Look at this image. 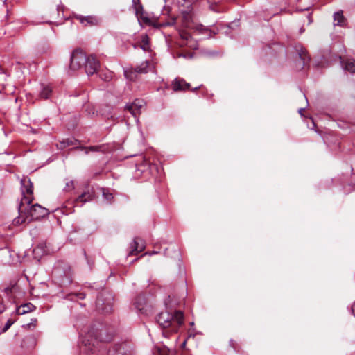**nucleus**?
<instances>
[{
  "label": "nucleus",
  "instance_id": "1",
  "mask_svg": "<svg viewBox=\"0 0 355 355\" xmlns=\"http://www.w3.org/2000/svg\"><path fill=\"white\" fill-rule=\"evenodd\" d=\"M19 216L15 218L12 223L15 225H19L26 221L30 222L34 220H38L49 214V211L45 207L39 204H35L30 207L26 204L19 205Z\"/></svg>",
  "mask_w": 355,
  "mask_h": 355
},
{
  "label": "nucleus",
  "instance_id": "2",
  "mask_svg": "<svg viewBox=\"0 0 355 355\" xmlns=\"http://www.w3.org/2000/svg\"><path fill=\"white\" fill-rule=\"evenodd\" d=\"M157 323L163 329H169L168 332L175 333L184 324V314L181 311L171 313L168 311L160 313L156 318ZM163 336H168V331L162 332Z\"/></svg>",
  "mask_w": 355,
  "mask_h": 355
},
{
  "label": "nucleus",
  "instance_id": "3",
  "mask_svg": "<svg viewBox=\"0 0 355 355\" xmlns=\"http://www.w3.org/2000/svg\"><path fill=\"white\" fill-rule=\"evenodd\" d=\"M105 330L101 329L100 331L94 329L89 330L82 339V343L85 347L83 349L87 353H92L98 345V341L107 342L111 339V337H104Z\"/></svg>",
  "mask_w": 355,
  "mask_h": 355
},
{
  "label": "nucleus",
  "instance_id": "4",
  "mask_svg": "<svg viewBox=\"0 0 355 355\" xmlns=\"http://www.w3.org/2000/svg\"><path fill=\"white\" fill-rule=\"evenodd\" d=\"M21 193L23 198L19 205H30L33 200V185L29 178H24L21 180Z\"/></svg>",
  "mask_w": 355,
  "mask_h": 355
},
{
  "label": "nucleus",
  "instance_id": "5",
  "mask_svg": "<svg viewBox=\"0 0 355 355\" xmlns=\"http://www.w3.org/2000/svg\"><path fill=\"white\" fill-rule=\"evenodd\" d=\"M133 347L131 343H122L114 345L108 351L107 355H132Z\"/></svg>",
  "mask_w": 355,
  "mask_h": 355
},
{
  "label": "nucleus",
  "instance_id": "6",
  "mask_svg": "<svg viewBox=\"0 0 355 355\" xmlns=\"http://www.w3.org/2000/svg\"><path fill=\"white\" fill-rule=\"evenodd\" d=\"M85 60L86 55L85 53L79 49H75L72 52L71 56V63L69 67L71 70H78L83 64H85Z\"/></svg>",
  "mask_w": 355,
  "mask_h": 355
},
{
  "label": "nucleus",
  "instance_id": "7",
  "mask_svg": "<svg viewBox=\"0 0 355 355\" xmlns=\"http://www.w3.org/2000/svg\"><path fill=\"white\" fill-rule=\"evenodd\" d=\"M99 66V61L96 59L95 56L91 55L87 58L86 57V60L85 62V71L88 76L94 74L97 71Z\"/></svg>",
  "mask_w": 355,
  "mask_h": 355
},
{
  "label": "nucleus",
  "instance_id": "8",
  "mask_svg": "<svg viewBox=\"0 0 355 355\" xmlns=\"http://www.w3.org/2000/svg\"><path fill=\"white\" fill-rule=\"evenodd\" d=\"M94 198V191L93 189H89L87 188V191H84L80 196H78L75 201V206L82 207L87 202H89L92 200Z\"/></svg>",
  "mask_w": 355,
  "mask_h": 355
},
{
  "label": "nucleus",
  "instance_id": "9",
  "mask_svg": "<svg viewBox=\"0 0 355 355\" xmlns=\"http://www.w3.org/2000/svg\"><path fill=\"white\" fill-rule=\"evenodd\" d=\"M131 248L129 255L137 254L145 249L144 241L140 238H135L131 243Z\"/></svg>",
  "mask_w": 355,
  "mask_h": 355
},
{
  "label": "nucleus",
  "instance_id": "10",
  "mask_svg": "<svg viewBox=\"0 0 355 355\" xmlns=\"http://www.w3.org/2000/svg\"><path fill=\"white\" fill-rule=\"evenodd\" d=\"M190 85L184 79L175 78L172 83V88L174 91H184L189 87Z\"/></svg>",
  "mask_w": 355,
  "mask_h": 355
},
{
  "label": "nucleus",
  "instance_id": "11",
  "mask_svg": "<svg viewBox=\"0 0 355 355\" xmlns=\"http://www.w3.org/2000/svg\"><path fill=\"white\" fill-rule=\"evenodd\" d=\"M141 107L142 105L139 104V102L137 103V101H135L130 105H127L125 109V110H128L135 119H137V116L140 114Z\"/></svg>",
  "mask_w": 355,
  "mask_h": 355
},
{
  "label": "nucleus",
  "instance_id": "12",
  "mask_svg": "<svg viewBox=\"0 0 355 355\" xmlns=\"http://www.w3.org/2000/svg\"><path fill=\"white\" fill-rule=\"evenodd\" d=\"M77 19H78L80 21V22L85 25V26H87V25H90V26H92V25H96L98 22V20L96 17H93V16H86V17H84V16H81V15H79V16H77L76 17Z\"/></svg>",
  "mask_w": 355,
  "mask_h": 355
},
{
  "label": "nucleus",
  "instance_id": "13",
  "mask_svg": "<svg viewBox=\"0 0 355 355\" xmlns=\"http://www.w3.org/2000/svg\"><path fill=\"white\" fill-rule=\"evenodd\" d=\"M135 308L143 313L146 306V299L144 295H138L134 301Z\"/></svg>",
  "mask_w": 355,
  "mask_h": 355
},
{
  "label": "nucleus",
  "instance_id": "14",
  "mask_svg": "<svg viewBox=\"0 0 355 355\" xmlns=\"http://www.w3.org/2000/svg\"><path fill=\"white\" fill-rule=\"evenodd\" d=\"M346 19L343 15V11H338L334 15V26H339L344 27L346 25Z\"/></svg>",
  "mask_w": 355,
  "mask_h": 355
},
{
  "label": "nucleus",
  "instance_id": "15",
  "mask_svg": "<svg viewBox=\"0 0 355 355\" xmlns=\"http://www.w3.org/2000/svg\"><path fill=\"white\" fill-rule=\"evenodd\" d=\"M343 69L352 73H355V60L354 59H347L346 61H340Z\"/></svg>",
  "mask_w": 355,
  "mask_h": 355
},
{
  "label": "nucleus",
  "instance_id": "16",
  "mask_svg": "<svg viewBox=\"0 0 355 355\" xmlns=\"http://www.w3.org/2000/svg\"><path fill=\"white\" fill-rule=\"evenodd\" d=\"M187 4L186 8H180V12L183 16V18L185 21H189L191 19V12L193 10L192 6L189 1H186Z\"/></svg>",
  "mask_w": 355,
  "mask_h": 355
},
{
  "label": "nucleus",
  "instance_id": "17",
  "mask_svg": "<svg viewBox=\"0 0 355 355\" xmlns=\"http://www.w3.org/2000/svg\"><path fill=\"white\" fill-rule=\"evenodd\" d=\"M133 8L138 19H142L144 22L149 21L148 18L144 15L143 6L140 3H138V5H135Z\"/></svg>",
  "mask_w": 355,
  "mask_h": 355
},
{
  "label": "nucleus",
  "instance_id": "18",
  "mask_svg": "<svg viewBox=\"0 0 355 355\" xmlns=\"http://www.w3.org/2000/svg\"><path fill=\"white\" fill-rule=\"evenodd\" d=\"M35 309V306L31 303H26L21 305L17 309V313L19 315H24L25 313L31 312Z\"/></svg>",
  "mask_w": 355,
  "mask_h": 355
},
{
  "label": "nucleus",
  "instance_id": "19",
  "mask_svg": "<svg viewBox=\"0 0 355 355\" xmlns=\"http://www.w3.org/2000/svg\"><path fill=\"white\" fill-rule=\"evenodd\" d=\"M298 55L302 60V64H300V67L302 69L306 64L309 63L310 58L306 54V51L305 49L300 48V50H297Z\"/></svg>",
  "mask_w": 355,
  "mask_h": 355
},
{
  "label": "nucleus",
  "instance_id": "20",
  "mask_svg": "<svg viewBox=\"0 0 355 355\" xmlns=\"http://www.w3.org/2000/svg\"><path fill=\"white\" fill-rule=\"evenodd\" d=\"M96 306L98 309H101L104 312H109L111 310V306L110 303H107L104 307L103 306L104 302L102 295L98 296L96 301Z\"/></svg>",
  "mask_w": 355,
  "mask_h": 355
},
{
  "label": "nucleus",
  "instance_id": "21",
  "mask_svg": "<svg viewBox=\"0 0 355 355\" xmlns=\"http://www.w3.org/2000/svg\"><path fill=\"white\" fill-rule=\"evenodd\" d=\"M52 92L51 87L49 85H42V89L40 93V96L42 98L47 99L50 97Z\"/></svg>",
  "mask_w": 355,
  "mask_h": 355
},
{
  "label": "nucleus",
  "instance_id": "22",
  "mask_svg": "<svg viewBox=\"0 0 355 355\" xmlns=\"http://www.w3.org/2000/svg\"><path fill=\"white\" fill-rule=\"evenodd\" d=\"M148 62H143L139 66L134 69V72L137 73H146L148 72Z\"/></svg>",
  "mask_w": 355,
  "mask_h": 355
},
{
  "label": "nucleus",
  "instance_id": "23",
  "mask_svg": "<svg viewBox=\"0 0 355 355\" xmlns=\"http://www.w3.org/2000/svg\"><path fill=\"white\" fill-rule=\"evenodd\" d=\"M103 196L104 199L109 203H111L113 200L114 196L112 193L110 192L109 189L103 188L102 189Z\"/></svg>",
  "mask_w": 355,
  "mask_h": 355
},
{
  "label": "nucleus",
  "instance_id": "24",
  "mask_svg": "<svg viewBox=\"0 0 355 355\" xmlns=\"http://www.w3.org/2000/svg\"><path fill=\"white\" fill-rule=\"evenodd\" d=\"M85 297V295L83 293H75L69 294L66 298L69 300H75L76 299L83 300Z\"/></svg>",
  "mask_w": 355,
  "mask_h": 355
},
{
  "label": "nucleus",
  "instance_id": "25",
  "mask_svg": "<svg viewBox=\"0 0 355 355\" xmlns=\"http://www.w3.org/2000/svg\"><path fill=\"white\" fill-rule=\"evenodd\" d=\"M2 250V254H1V261L8 262L9 260L8 259V257L10 256V250L7 247L1 248Z\"/></svg>",
  "mask_w": 355,
  "mask_h": 355
},
{
  "label": "nucleus",
  "instance_id": "26",
  "mask_svg": "<svg viewBox=\"0 0 355 355\" xmlns=\"http://www.w3.org/2000/svg\"><path fill=\"white\" fill-rule=\"evenodd\" d=\"M142 44L141 45V48L144 51H147L149 49V42H148V37L147 35H144L142 36Z\"/></svg>",
  "mask_w": 355,
  "mask_h": 355
},
{
  "label": "nucleus",
  "instance_id": "27",
  "mask_svg": "<svg viewBox=\"0 0 355 355\" xmlns=\"http://www.w3.org/2000/svg\"><path fill=\"white\" fill-rule=\"evenodd\" d=\"M74 189V184L73 180H69L66 182L65 187L64 188V190L65 191H69Z\"/></svg>",
  "mask_w": 355,
  "mask_h": 355
},
{
  "label": "nucleus",
  "instance_id": "28",
  "mask_svg": "<svg viewBox=\"0 0 355 355\" xmlns=\"http://www.w3.org/2000/svg\"><path fill=\"white\" fill-rule=\"evenodd\" d=\"M209 8L211 10L214 11V12H220V9L218 6V5L216 3H210L209 6Z\"/></svg>",
  "mask_w": 355,
  "mask_h": 355
},
{
  "label": "nucleus",
  "instance_id": "29",
  "mask_svg": "<svg viewBox=\"0 0 355 355\" xmlns=\"http://www.w3.org/2000/svg\"><path fill=\"white\" fill-rule=\"evenodd\" d=\"M13 323L14 322L11 319H9L2 329V331L6 332L7 330H8Z\"/></svg>",
  "mask_w": 355,
  "mask_h": 355
},
{
  "label": "nucleus",
  "instance_id": "30",
  "mask_svg": "<svg viewBox=\"0 0 355 355\" xmlns=\"http://www.w3.org/2000/svg\"><path fill=\"white\" fill-rule=\"evenodd\" d=\"M180 37L182 40L189 41L191 38V35L189 33L183 31L180 33Z\"/></svg>",
  "mask_w": 355,
  "mask_h": 355
},
{
  "label": "nucleus",
  "instance_id": "31",
  "mask_svg": "<svg viewBox=\"0 0 355 355\" xmlns=\"http://www.w3.org/2000/svg\"><path fill=\"white\" fill-rule=\"evenodd\" d=\"M37 320L36 319H32L31 322L28 324H27L26 326L28 329H31L36 326Z\"/></svg>",
  "mask_w": 355,
  "mask_h": 355
},
{
  "label": "nucleus",
  "instance_id": "32",
  "mask_svg": "<svg viewBox=\"0 0 355 355\" xmlns=\"http://www.w3.org/2000/svg\"><path fill=\"white\" fill-rule=\"evenodd\" d=\"M15 287H16V285L15 284H13L12 286H9V287H6L5 288V291L7 294H9L10 293L12 292V290H15Z\"/></svg>",
  "mask_w": 355,
  "mask_h": 355
},
{
  "label": "nucleus",
  "instance_id": "33",
  "mask_svg": "<svg viewBox=\"0 0 355 355\" xmlns=\"http://www.w3.org/2000/svg\"><path fill=\"white\" fill-rule=\"evenodd\" d=\"M175 19H172L170 21H168V22H166V23H163L161 24L162 26H172L173 24H175Z\"/></svg>",
  "mask_w": 355,
  "mask_h": 355
},
{
  "label": "nucleus",
  "instance_id": "34",
  "mask_svg": "<svg viewBox=\"0 0 355 355\" xmlns=\"http://www.w3.org/2000/svg\"><path fill=\"white\" fill-rule=\"evenodd\" d=\"M131 74L130 76H128V72L127 71H125V76L127 77V78H129L130 80H132L133 79V77L132 76V74L133 73V72H131L130 73Z\"/></svg>",
  "mask_w": 355,
  "mask_h": 355
},
{
  "label": "nucleus",
  "instance_id": "35",
  "mask_svg": "<svg viewBox=\"0 0 355 355\" xmlns=\"http://www.w3.org/2000/svg\"><path fill=\"white\" fill-rule=\"evenodd\" d=\"M5 309V307L2 302L0 301V313H1Z\"/></svg>",
  "mask_w": 355,
  "mask_h": 355
},
{
  "label": "nucleus",
  "instance_id": "36",
  "mask_svg": "<svg viewBox=\"0 0 355 355\" xmlns=\"http://www.w3.org/2000/svg\"><path fill=\"white\" fill-rule=\"evenodd\" d=\"M157 253H158V252H157V251H152V252H148V254L149 255H153V254H157ZM147 254V253H145V254H142V255H141V257H144V256L145 254Z\"/></svg>",
  "mask_w": 355,
  "mask_h": 355
},
{
  "label": "nucleus",
  "instance_id": "37",
  "mask_svg": "<svg viewBox=\"0 0 355 355\" xmlns=\"http://www.w3.org/2000/svg\"><path fill=\"white\" fill-rule=\"evenodd\" d=\"M89 149L90 150H92V151H95V150H97V149H98V146H90V147L89 148Z\"/></svg>",
  "mask_w": 355,
  "mask_h": 355
},
{
  "label": "nucleus",
  "instance_id": "38",
  "mask_svg": "<svg viewBox=\"0 0 355 355\" xmlns=\"http://www.w3.org/2000/svg\"><path fill=\"white\" fill-rule=\"evenodd\" d=\"M139 0H132V7L134 8L135 5H138Z\"/></svg>",
  "mask_w": 355,
  "mask_h": 355
},
{
  "label": "nucleus",
  "instance_id": "39",
  "mask_svg": "<svg viewBox=\"0 0 355 355\" xmlns=\"http://www.w3.org/2000/svg\"><path fill=\"white\" fill-rule=\"evenodd\" d=\"M352 311L354 315L355 316V302L354 303V304L352 307Z\"/></svg>",
  "mask_w": 355,
  "mask_h": 355
},
{
  "label": "nucleus",
  "instance_id": "40",
  "mask_svg": "<svg viewBox=\"0 0 355 355\" xmlns=\"http://www.w3.org/2000/svg\"><path fill=\"white\" fill-rule=\"evenodd\" d=\"M304 111V108H300V109L299 110V113H300L301 115H302V112H303Z\"/></svg>",
  "mask_w": 355,
  "mask_h": 355
},
{
  "label": "nucleus",
  "instance_id": "41",
  "mask_svg": "<svg viewBox=\"0 0 355 355\" xmlns=\"http://www.w3.org/2000/svg\"><path fill=\"white\" fill-rule=\"evenodd\" d=\"M186 343H187V340H185L182 343V347H185V345H186Z\"/></svg>",
  "mask_w": 355,
  "mask_h": 355
},
{
  "label": "nucleus",
  "instance_id": "42",
  "mask_svg": "<svg viewBox=\"0 0 355 355\" xmlns=\"http://www.w3.org/2000/svg\"><path fill=\"white\" fill-rule=\"evenodd\" d=\"M140 245H141V242L139 241V245H137V248L139 249L140 248Z\"/></svg>",
  "mask_w": 355,
  "mask_h": 355
},
{
  "label": "nucleus",
  "instance_id": "43",
  "mask_svg": "<svg viewBox=\"0 0 355 355\" xmlns=\"http://www.w3.org/2000/svg\"><path fill=\"white\" fill-rule=\"evenodd\" d=\"M182 57H186V56H185L184 55H183V54H180V55H179V57H182Z\"/></svg>",
  "mask_w": 355,
  "mask_h": 355
},
{
  "label": "nucleus",
  "instance_id": "44",
  "mask_svg": "<svg viewBox=\"0 0 355 355\" xmlns=\"http://www.w3.org/2000/svg\"><path fill=\"white\" fill-rule=\"evenodd\" d=\"M191 336H192L191 334H189L188 338H189V337H191Z\"/></svg>",
  "mask_w": 355,
  "mask_h": 355
}]
</instances>
